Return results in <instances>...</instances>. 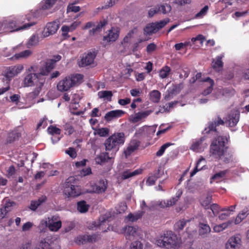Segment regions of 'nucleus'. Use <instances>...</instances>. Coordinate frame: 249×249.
Instances as JSON below:
<instances>
[{"label": "nucleus", "instance_id": "obj_1", "mask_svg": "<svg viewBox=\"0 0 249 249\" xmlns=\"http://www.w3.org/2000/svg\"><path fill=\"white\" fill-rule=\"evenodd\" d=\"M46 78L43 77L38 70L37 65L31 66L26 71L23 80L24 87L36 86L34 90L30 93L32 97L35 98L40 93Z\"/></svg>", "mask_w": 249, "mask_h": 249}, {"label": "nucleus", "instance_id": "obj_2", "mask_svg": "<svg viewBox=\"0 0 249 249\" xmlns=\"http://www.w3.org/2000/svg\"><path fill=\"white\" fill-rule=\"evenodd\" d=\"M124 141L125 136L123 132L115 133L105 141V149L106 151H117L120 146L124 144Z\"/></svg>", "mask_w": 249, "mask_h": 249}, {"label": "nucleus", "instance_id": "obj_3", "mask_svg": "<svg viewBox=\"0 0 249 249\" xmlns=\"http://www.w3.org/2000/svg\"><path fill=\"white\" fill-rule=\"evenodd\" d=\"M226 141L227 139L223 137L219 136L215 138L210 145V156L215 159L220 158L227 148L225 145Z\"/></svg>", "mask_w": 249, "mask_h": 249}, {"label": "nucleus", "instance_id": "obj_4", "mask_svg": "<svg viewBox=\"0 0 249 249\" xmlns=\"http://www.w3.org/2000/svg\"><path fill=\"white\" fill-rule=\"evenodd\" d=\"M83 77V75L80 74L67 76L58 83L57 89L61 92L67 91L81 81Z\"/></svg>", "mask_w": 249, "mask_h": 249}, {"label": "nucleus", "instance_id": "obj_5", "mask_svg": "<svg viewBox=\"0 0 249 249\" xmlns=\"http://www.w3.org/2000/svg\"><path fill=\"white\" fill-rule=\"evenodd\" d=\"M157 245L162 248L170 249L177 246L178 237L172 231H167L156 241Z\"/></svg>", "mask_w": 249, "mask_h": 249}, {"label": "nucleus", "instance_id": "obj_6", "mask_svg": "<svg viewBox=\"0 0 249 249\" xmlns=\"http://www.w3.org/2000/svg\"><path fill=\"white\" fill-rule=\"evenodd\" d=\"M74 180L73 177L69 178L65 182L63 193L68 197H74L81 194L80 187L72 183Z\"/></svg>", "mask_w": 249, "mask_h": 249}, {"label": "nucleus", "instance_id": "obj_7", "mask_svg": "<svg viewBox=\"0 0 249 249\" xmlns=\"http://www.w3.org/2000/svg\"><path fill=\"white\" fill-rule=\"evenodd\" d=\"M61 59V56L58 54L53 56V58L46 61L44 67L39 68L38 70L43 77L48 75L54 68L55 64Z\"/></svg>", "mask_w": 249, "mask_h": 249}, {"label": "nucleus", "instance_id": "obj_8", "mask_svg": "<svg viewBox=\"0 0 249 249\" xmlns=\"http://www.w3.org/2000/svg\"><path fill=\"white\" fill-rule=\"evenodd\" d=\"M23 22L22 20H20L18 18L9 21L7 24V28L10 30V32L17 31L20 30L27 29L35 24V22H29L25 23L22 26L19 25Z\"/></svg>", "mask_w": 249, "mask_h": 249}, {"label": "nucleus", "instance_id": "obj_9", "mask_svg": "<svg viewBox=\"0 0 249 249\" xmlns=\"http://www.w3.org/2000/svg\"><path fill=\"white\" fill-rule=\"evenodd\" d=\"M59 21L58 20L48 23L42 31V36L47 37L54 34L59 29Z\"/></svg>", "mask_w": 249, "mask_h": 249}, {"label": "nucleus", "instance_id": "obj_10", "mask_svg": "<svg viewBox=\"0 0 249 249\" xmlns=\"http://www.w3.org/2000/svg\"><path fill=\"white\" fill-rule=\"evenodd\" d=\"M23 70L22 65L12 66L7 68L5 71V77L6 80H10L12 78L17 75Z\"/></svg>", "mask_w": 249, "mask_h": 249}, {"label": "nucleus", "instance_id": "obj_11", "mask_svg": "<svg viewBox=\"0 0 249 249\" xmlns=\"http://www.w3.org/2000/svg\"><path fill=\"white\" fill-rule=\"evenodd\" d=\"M48 228L53 231H57L62 226V222L59 217L57 216H53L48 218Z\"/></svg>", "mask_w": 249, "mask_h": 249}, {"label": "nucleus", "instance_id": "obj_12", "mask_svg": "<svg viewBox=\"0 0 249 249\" xmlns=\"http://www.w3.org/2000/svg\"><path fill=\"white\" fill-rule=\"evenodd\" d=\"M241 246V240L239 235L231 237L228 240L226 245L227 249H240Z\"/></svg>", "mask_w": 249, "mask_h": 249}, {"label": "nucleus", "instance_id": "obj_13", "mask_svg": "<svg viewBox=\"0 0 249 249\" xmlns=\"http://www.w3.org/2000/svg\"><path fill=\"white\" fill-rule=\"evenodd\" d=\"M156 131V127L154 126L144 125L139 128L136 132V135L143 136L145 137H151Z\"/></svg>", "mask_w": 249, "mask_h": 249}, {"label": "nucleus", "instance_id": "obj_14", "mask_svg": "<svg viewBox=\"0 0 249 249\" xmlns=\"http://www.w3.org/2000/svg\"><path fill=\"white\" fill-rule=\"evenodd\" d=\"M204 138L202 137L199 140L195 141L193 142L190 149L196 152L203 151L207 146V144L204 142Z\"/></svg>", "mask_w": 249, "mask_h": 249}, {"label": "nucleus", "instance_id": "obj_15", "mask_svg": "<svg viewBox=\"0 0 249 249\" xmlns=\"http://www.w3.org/2000/svg\"><path fill=\"white\" fill-rule=\"evenodd\" d=\"M96 54L94 53L89 52L85 54L79 62V66L84 67L91 65L93 63Z\"/></svg>", "mask_w": 249, "mask_h": 249}, {"label": "nucleus", "instance_id": "obj_16", "mask_svg": "<svg viewBox=\"0 0 249 249\" xmlns=\"http://www.w3.org/2000/svg\"><path fill=\"white\" fill-rule=\"evenodd\" d=\"M35 249H60L59 246L54 243H52L49 239L42 240Z\"/></svg>", "mask_w": 249, "mask_h": 249}, {"label": "nucleus", "instance_id": "obj_17", "mask_svg": "<svg viewBox=\"0 0 249 249\" xmlns=\"http://www.w3.org/2000/svg\"><path fill=\"white\" fill-rule=\"evenodd\" d=\"M152 111L151 110L138 112L133 115L131 116L130 120L133 123H136L139 121H142L148 116Z\"/></svg>", "mask_w": 249, "mask_h": 249}, {"label": "nucleus", "instance_id": "obj_18", "mask_svg": "<svg viewBox=\"0 0 249 249\" xmlns=\"http://www.w3.org/2000/svg\"><path fill=\"white\" fill-rule=\"evenodd\" d=\"M119 35L118 29L112 27L108 31L107 35L104 36L103 40L107 42H114L118 38Z\"/></svg>", "mask_w": 249, "mask_h": 249}, {"label": "nucleus", "instance_id": "obj_19", "mask_svg": "<svg viewBox=\"0 0 249 249\" xmlns=\"http://www.w3.org/2000/svg\"><path fill=\"white\" fill-rule=\"evenodd\" d=\"M97 236L96 234H85L77 237L75 242L77 244H84L87 242H94L97 239Z\"/></svg>", "mask_w": 249, "mask_h": 249}, {"label": "nucleus", "instance_id": "obj_20", "mask_svg": "<svg viewBox=\"0 0 249 249\" xmlns=\"http://www.w3.org/2000/svg\"><path fill=\"white\" fill-rule=\"evenodd\" d=\"M124 113V112L122 110H112L107 112L105 114L104 118L106 121L110 122L114 119L121 117Z\"/></svg>", "mask_w": 249, "mask_h": 249}, {"label": "nucleus", "instance_id": "obj_21", "mask_svg": "<svg viewBox=\"0 0 249 249\" xmlns=\"http://www.w3.org/2000/svg\"><path fill=\"white\" fill-rule=\"evenodd\" d=\"M107 188V181L105 180H101L97 182L93 186V192L100 194L104 192Z\"/></svg>", "mask_w": 249, "mask_h": 249}, {"label": "nucleus", "instance_id": "obj_22", "mask_svg": "<svg viewBox=\"0 0 249 249\" xmlns=\"http://www.w3.org/2000/svg\"><path fill=\"white\" fill-rule=\"evenodd\" d=\"M224 122L223 120L221 119L220 117H218L217 118L214 120L213 122H212L209 124V125L207 128H206L205 131L206 133H209L210 131H216V127L221 124H223Z\"/></svg>", "mask_w": 249, "mask_h": 249}, {"label": "nucleus", "instance_id": "obj_23", "mask_svg": "<svg viewBox=\"0 0 249 249\" xmlns=\"http://www.w3.org/2000/svg\"><path fill=\"white\" fill-rule=\"evenodd\" d=\"M239 112L237 111H233L229 115L227 122L229 126L233 127L236 125L239 120Z\"/></svg>", "mask_w": 249, "mask_h": 249}, {"label": "nucleus", "instance_id": "obj_24", "mask_svg": "<svg viewBox=\"0 0 249 249\" xmlns=\"http://www.w3.org/2000/svg\"><path fill=\"white\" fill-rule=\"evenodd\" d=\"M22 128L18 127L10 132L8 136L7 142L8 143H11L16 139L21 136V131Z\"/></svg>", "mask_w": 249, "mask_h": 249}, {"label": "nucleus", "instance_id": "obj_25", "mask_svg": "<svg viewBox=\"0 0 249 249\" xmlns=\"http://www.w3.org/2000/svg\"><path fill=\"white\" fill-rule=\"evenodd\" d=\"M107 23V20L106 19H103L101 20L99 23H97V25H95L94 28H92L91 30L89 31V34L90 36H93L95 34L100 32L103 27L106 25Z\"/></svg>", "mask_w": 249, "mask_h": 249}, {"label": "nucleus", "instance_id": "obj_26", "mask_svg": "<svg viewBox=\"0 0 249 249\" xmlns=\"http://www.w3.org/2000/svg\"><path fill=\"white\" fill-rule=\"evenodd\" d=\"M142 170L141 169H138L133 171H131L130 170H127L124 171L122 173V178L123 179H126L133 177L137 176L142 173Z\"/></svg>", "mask_w": 249, "mask_h": 249}, {"label": "nucleus", "instance_id": "obj_27", "mask_svg": "<svg viewBox=\"0 0 249 249\" xmlns=\"http://www.w3.org/2000/svg\"><path fill=\"white\" fill-rule=\"evenodd\" d=\"M139 146V142L133 141L130 142L127 148L124 151L126 158L130 155Z\"/></svg>", "mask_w": 249, "mask_h": 249}, {"label": "nucleus", "instance_id": "obj_28", "mask_svg": "<svg viewBox=\"0 0 249 249\" xmlns=\"http://www.w3.org/2000/svg\"><path fill=\"white\" fill-rule=\"evenodd\" d=\"M224 54H221L217 56L212 62V67L216 71H219L220 69L223 67V62L221 60L224 57Z\"/></svg>", "mask_w": 249, "mask_h": 249}, {"label": "nucleus", "instance_id": "obj_29", "mask_svg": "<svg viewBox=\"0 0 249 249\" xmlns=\"http://www.w3.org/2000/svg\"><path fill=\"white\" fill-rule=\"evenodd\" d=\"M218 159L222 160L226 163H229L232 161L233 159V153L231 151L228 150L227 148L224 152L222 156Z\"/></svg>", "mask_w": 249, "mask_h": 249}, {"label": "nucleus", "instance_id": "obj_30", "mask_svg": "<svg viewBox=\"0 0 249 249\" xmlns=\"http://www.w3.org/2000/svg\"><path fill=\"white\" fill-rule=\"evenodd\" d=\"M158 28L154 22L148 24L144 28V34L145 35H151L154 33L157 32Z\"/></svg>", "mask_w": 249, "mask_h": 249}, {"label": "nucleus", "instance_id": "obj_31", "mask_svg": "<svg viewBox=\"0 0 249 249\" xmlns=\"http://www.w3.org/2000/svg\"><path fill=\"white\" fill-rule=\"evenodd\" d=\"M112 93L111 91L103 90L98 92V96L99 98L104 101H110L112 96Z\"/></svg>", "mask_w": 249, "mask_h": 249}, {"label": "nucleus", "instance_id": "obj_32", "mask_svg": "<svg viewBox=\"0 0 249 249\" xmlns=\"http://www.w3.org/2000/svg\"><path fill=\"white\" fill-rule=\"evenodd\" d=\"M109 159L110 158L107 153H102L96 157L95 161L96 163L101 165Z\"/></svg>", "mask_w": 249, "mask_h": 249}, {"label": "nucleus", "instance_id": "obj_33", "mask_svg": "<svg viewBox=\"0 0 249 249\" xmlns=\"http://www.w3.org/2000/svg\"><path fill=\"white\" fill-rule=\"evenodd\" d=\"M232 223V221H228L221 224L216 225L213 227V230L216 232H220L229 227Z\"/></svg>", "mask_w": 249, "mask_h": 249}, {"label": "nucleus", "instance_id": "obj_34", "mask_svg": "<svg viewBox=\"0 0 249 249\" xmlns=\"http://www.w3.org/2000/svg\"><path fill=\"white\" fill-rule=\"evenodd\" d=\"M200 81L205 82H207L209 84V85H208L207 89L204 90V91H203V94L206 95L210 94L212 91L213 90V87L214 85L213 80L211 79L209 77H207L205 79L201 80Z\"/></svg>", "mask_w": 249, "mask_h": 249}, {"label": "nucleus", "instance_id": "obj_35", "mask_svg": "<svg viewBox=\"0 0 249 249\" xmlns=\"http://www.w3.org/2000/svg\"><path fill=\"white\" fill-rule=\"evenodd\" d=\"M144 213V211H142L134 213H130L127 216L126 218L129 221L134 222L141 218Z\"/></svg>", "mask_w": 249, "mask_h": 249}, {"label": "nucleus", "instance_id": "obj_36", "mask_svg": "<svg viewBox=\"0 0 249 249\" xmlns=\"http://www.w3.org/2000/svg\"><path fill=\"white\" fill-rule=\"evenodd\" d=\"M46 200V196H42L36 201H33L31 203L30 208L33 211H35L41 203L45 202Z\"/></svg>", "mask_w": 249, "mask_h": 249}, {"label": "nucleus", "instance_id": "obj_37", "mask_svg": "<svg viewBox=\"0 0 249 249\" xmlns=\"http://www.w3.org/2000/svg\"><path fill=\"white\" fill-rule=\"evenodd\" d=\"M249 214V209L247 208L244 209L236 218L235 220V224H237L241 222V221L245 218Z\"/></svg>", "mask_w": 249, "mask_h": 249}, {"label": "nucleus", "instance_id": "obj_38", "mask_svg": "<svg viewBox=\"0 0 249 249\" xmlns=\"http://www.w3.org/2000/svg\"><path fill=\"white\" fill-rule=\"evenodd\" d=\"M150 99L154 103H158L160 99L161 94L159 90H153L150 93Z\"/></svg>", "mask_w": 249, "mask_h": 249}, {"label": "nucleus", "instance_id": "obj_39", "mask_svg": "<svg viewBox=\"0 0 249 249\" xmlns=\"http://www.w3.org/2000/svg\"><path fill=\"white\" fill-rule=\"evenodd\" d=\"M190 220L182 219L177 222L174 225V229L176 231H179L183 230L187 222H190Z\"/></svg>", "mask_w": 249, "mask_h": 249}, {"label": "nucleus", "instance_id": "obj_40", "mask_svg": "<svg viewBox=\"0 0 249 249\" xmlns=\"http://www.w3.org/2000/svg\"><path fill=\"white\" fill-rule=\"evenodd\" d=\"M140 230L138 227L128 226L125 228V233L129 235L135 236L138 235Z\"/></svg>", "mask_w": 249, "mask_h": 249}, {"label": "nucleus", "instance_id": "obj_41", "mask_svg": "<svg viewBox=\"0 0 249 249\" xmlns=\"http://www.w3.org/2000/svg\"><path fill=\"white\" fill-rule=\"evenodd\" d=\"M171 72V69L169 66H165L163 67L159 71V76L164 79L167 78Z\"/></svg>", "mask_w": 249, "mask_h": 249}, {"label": "nucleus", "instance_id": "obj_42", "mask_svg": "<svg viewBox=\"0 0 249 249\" xmlns=\"http://www.w3.org/2000/svg\"><path fill=\"white\" fill-rule=\"evenodd\" d=\"M212 201V196L208 195L206 196L202 197L200 200V203L202 206L204 207L205 209H209V205Z\"/></svg>", "mask_w": 249, "mask_h": 249}, {"label": "nucleus", "instance_id": "obj_43", "mask_svg": "<svg viewBox=\"0 0 249 249\" xmlns=\"http://www.w3.org/2000/svg\"><path fill=\"white\" fill-rule=\"evenodd\" d=\"M99 221L96 222H94L91 226H89V229L90 230H96L99 228L100 229L101 227L106 222V220L104 217H101L99 218Z\"/></svg>", "mask_w": 249, "mask_h": 249}, {"label": "nucleus", "instance_id": "obj_44", "mask_svg": "<svg viewBox=\"0 0 249 249\" xmlns=\"http://www.w3.org/2000/svg\"><path fill=\"white\" fill-rule=\"evenodd\" d=\"M227 172V170L220 171L214 175L212 177L211 179L213 181H215L216 182L219 181L225 177Z\"/></svg>", "mask_w": 249, "mask_h": 249}, {"label": "nucleus", "instance_id": "obj_45", "mask_svg": "<svg viewBox=\"0 0 249 249\" xmlns=\"http://www.w3.org/2000/svg\"><path fill=\"white\" fill-rule=\"evenodd\" d=\"M211 231V228L210 226L207 224H199V232L200 234L204 235L209 233Z\"/></svg>", "mask_w": 249, "mask_h": 249}, {"label": "nucleus", "instance_id": "obj_46", "mask_svg": "<svg viewBox=\"0 0 249 249\" xmlns=\"http://www.w3.org/2000/svg\"><path fill=\"white\" fill-rule=\"evenodd\" d=\"M47 227L48 228V218L42 219L38 226V230L40 232H43L46 231Z\"/></svg>", "mask_w": 249, "mask_h": 249}, {"label": "nucleus", "instance_id": "obj_47", "mask_svg": "<svg viewBox=\"0 0 249 249\" xmlns=\"http://www.w3.org/2000/svg\"><path fill=\"white\" fill-rule=\"evenodd\" d=\"M89 206L87 205L85 201H81L77 203V210L82 213L88 211Z\"/></svg>", "mask_w": 249, "mask_h": 249}, {"label": "nucleus", "instance_id": "obj_48", "mask_svg": "<svg viewBox=\"0 0 249 249\" xmlns=\"http://www.w3.org/2000/svg\"><path fill=\"white\" fill-rule=\"evenodd\" d=\"M32 52L30 50H27L22 51L19 53L15 54L14 57L16 59L26 58L30 56Z\"/></svg>", "mask_w": 249, "mask_h": 249}, {"label": "nucleus", "instance_id": "obj_49", "mask_svg": "<svg viewBox=\"0 0 249 249\" xmlns=\"http://www.w3.org/2000/svg\"><path fill=\"white\" fill-rule=\"evenodd\" d=\"M109 129L106 127H103L95 129V134L100 137H106L108 135Z\"/></svg>", "mask_w": 249, "mask_h": 249}, {"label": "nucleus", "instance_id": "obj_50", "mask_svg": "<svg viewBox=\"0 0 249 249\" xmlns=\"http://www.w3.org/2000/svg\"><path fill=\"white\" fill-rule=\"evenodd\" d=\"M158 9H159V12H161L163 14H166L169 13L171 10V6L168 4H163L160 6H158Z\"/></svg>", "mask_w": 249, "mask_h": 249}, {"label": "nucleus", "instance_id": "obj_51", "mask_svg": "<svg viewBox=\"0 0 249 249\" xmlns=\"http://www.w3.org/2000/svg\"><path fill=\"white\" fill-rule=\"evenodd\" d=\"M205 161V159L203 157H201L197 161L196 163V166L195 168V169L192 171L190 174V176L193 177L199 170H200L202 169V167H201L199 169H198L199 164L201 163V162Z\"/></svg>", "mask_w": 249, "mask_h": 249}, {"label": "nucleus", "instance_id": "obj_52", "mask_svg": "<svg viewBox=\"0 0 249 249\" xmlns=\"http://www.w3.org/2000/svg\"><path fill=\"white\" fill-rule=\"evenodd\" d=\"M209 208L211 210L214 216H216L220 211H222L220 207L217 204H213L211 205Z\"/></svg>", "mask_w": 249, "mask_h": 249}, {"label": "nucleus", "instance_id": "obj_53", "mask_svg": "<svg viewBox=\"0 0 249 249\" xmlns=\"http://www.w3.org/2000/svg\"><path fill=\"white\" fill-rule=\"evenodd\" d=\"M181 194H182L181 192H178V193H177V195L175 197H173L169 200H166L167 203V205L168 206V207H170V206H171L174 205L177 202V201L178 200L179 197L181 195Z\"/></svg>", "mask_w": 249, "mask_h": 249}, {"label": "nucleus", "instance_id": "obj_54", "mask_svg": "<svg viewBox=\"0 0 249 249\" xmlns=\"http://www.w3.org/2000/svg\"><path fill=\"white\" fill-rule=\"evenodd\" d=\"M169 19L167 18L159 22H154L156 25V28H158V31L164 27L169 22Z\"/></svg>", "mask_w": 249, "mask_h": 249}, {"label": "nucleus", "instance_id": "obj_55", "mask_svg": "<svg viewBox=\"0 0 249 249\" xmlns=\"http://www.w3.org/2000/svg\"><path fill=\"white\" fill-rule=\"evenodd\" d=\"M166 200H163L161 201H157V202H153V204L154 206V209H157L159 207L160 208H165L168 207V206L167 204Z\"/></svg>", "mask_w": 249, "mask_h": 249}, {"label": "nucleus", "instance_id": "obj_56", "mask_svg": "<svg viewBox=\"0 0 249 249\" xmlns=\"http://www.w3.org/2000/svg\"><path fill=\"white\" fill-rule=\"evenodd\" d=\"M172 144L170 143H166L162 145L160 148V149L157 152L156 155L158 157L161 156L164 153L165 149L168 147Z\"/></svg>", "mask_w": 249, "mask_h": 249}, {"label": "nucleus", "instance_id": "obj_57", "mask_svg": "<svg viewBox=\"0 0 249 249\" xmlns=\"http://www.w3.org/2000/svg\"><path fill=\"white\" fill-rule=\"evenodd\" d=\"M64 129L66 131L65 133V134L68 135L72 134L74 131V129L73 126L69 124H66L64 125Z\"/></svg>", "mask_w": 249, "mask_h": 249}, {"label": "nucleus", "instance_id": "obj_58", "mask_svg": "<svg viewBox=\"0 0 249 249\" xmlns=\"http://www.w3.org/2000/svg\"><path fill=\"white\" fill-rule=\"evenodd\" d=\"M141 208L142 211H144V209H146L149 211L152 210L154 209V206L153 204V202H152L150 205H147L144 200H142L141 203Z\"/></svg>", "mask_w": 249, "mask_h": 249}, {"label": "nucleus", "instance_id": "obj_59", "mask_svg": "<svg viewBox=\"0 0 249 249\" xmlns=\"http://www.w3.org/2000/svg\"><path fill=\"white\" fill-rule=\"evenodd\" d=\"M48 131L50 134H51L52 135H54V134L59 135L61 133V130L59 128H58L55 126H53L52 125L50 126L48 128Z\"/></svg>", "mask_w": 249, "mask_h": 249}, {"label": "nucleus", "instance_id": "obj_60", "mask_svg": "<svg viewBox=\"0 0 249 249\" xmlns=\"http://www.w3.org/2000/svg\"><path fill=\"white\" fill-rule=\"evenodd\" d=\"M57 0H46L42 7L43 9H48L53 6Z\"/></svg>", "mask_w": 249, "mask_h": 249}, {"label": "nucleus", "instance_id": "obj_61", "mask_svg": "<svg viewBox=\"0 0 249 249\" xmlns=\"http://www.w3.org/2000/svg\"><path fill=\"white\" fill-rule=\"evenodd\" d=\"M152 175L153 176L156 177V179L157 180L158 178H160L162 177V176L164 175V171L161 167H160L157 170L154 171Z\"/></svg>", "mask_w": 249, "mask_h": 249}, {"label": "nucleus", "instance_id": "obj_62", "mask_svg": "<svg viewBox=\"0 0 249 249\" xmlns=\"http://www.w3.org/2000/svg\"><path fill=\"white\" fill-rule=\"evenodd\" d=\"M134 31L133 30L130 31L127 34V35L124 37L122 44L125 43H129L131 41V39L132 37Z\"/></svg>", "mask_w": 249, "mask_h": 249}, {"label": "nucleus", "instance_id": "obj_63", "mask_svg": "<svg viewBox=\"0 0 249 249\" xmlns=\"http://www.w3.org/2000/svg\"><path fill=\"white\" fill-rule=\"evenodd\" d=\"M127 209V206L124 202H122L117 208V211L118 213H124Z\"/></svg>", "mask_w": 249, "mask_h": 249}, {"label": "nucleus", "instance_id": "obj_64", "mask_svg": "<svg viewBox=\"0 0 249 249\" xmlns=\"http://www.w3.org/2000/svg\"><path fill=\"white\" fill-rule=\"evenodd\" d=\"M157 48L156 44L154 43H151L146 47V52L148 53H151L154 52Z\"/></svg>", "mask_w": 249, "mask_h": 249}]
</instances>
